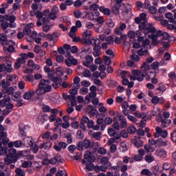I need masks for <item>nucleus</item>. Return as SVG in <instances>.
Wrapping results in <instances>:
<instances>
[{"mask_svg": "<svg viewBox=\"0 0 176 176\" xmlns=\"http://www.w3.org/2000/svg\"><path fill=\"white\" fill-rule=\"evenodd\" d=\"M52 91V86L50 85V80H41L40 82L36 89V94L37 96H43L46 93Z\"/></svg>", "mask_w": 176, "mask_h": 176, "instance_id": "nucleus-1", "label": "nucleus"}, {"mask_svg": "<svg viewBox=\"0 0 176 176\" xmlns=\"http://www.w3.org/2000/svg\"><path fill=\"white\" fill-rule=\"evenodd\" d=\"M90 44L94 46L93 54L94 57H100L101 56V41L98 38H92L90 40Z\"/></svg>", "mask_w": 176, "mask_h": 176, "instance_id": "nucleus-2", "label": "nucleus"}, {"mask_svg": "<svg viewBox=\"0 0 176 176\" xmlns=\"http://www.w3.org/2000/svg\"><path fill=\"white\" fill-rule=\"evenodd\" d=\"M139 30L144 31V34H155L156 28L153 23H141L139 25Z\"/></svg>", "mask_w": 176, "mask_h": 176, "instance_id": "nucleus-3", "label": "nucleus"}, {"mask_svg": "<svg viewBox=\"0 0 176 176\" xmlns=\"http://www.w3.org/2000/svg\"><path fill=\"white\" fill-rule=\"evenodd\" d=\"M132 75L133 76H131V80H138V82H142L145 76H146L145 71H142L138 69L133 70Z\"/></svg>", "mask_w": 176, "mask_h": 176, "instance_id": "nucleus-4", "label": "nucleus"}, {"mask_svg": "<svg viewBox=\"0 0 176 176\" xmlns=\"http://www.w3.org/2000/svg\"><path fill=\"white\" fill-rule=\"evenodd\" d=\"M78 151H83L86 149H91L93 148V144H91V141L88 139H85L82 141H80L77 144Z\"/></svg>", "mask_w": 176, "mask_h": 176, "instance_id": "nucleus-5", "label": "nucleus"}, {"mask_svg": "<svg viewBox=\"0 0 176 176\" xmlns=\"http://www.w3.org/2000/svg\"><path fill=\"white\" fill-rule=\"evenodd\" d=\"M151 45V41L149 39L146 38L144 41H142V45L140 50L138 51V56H148L149 52L148 51V47Z\"/></svg>", "mask_w": 176, "mask_h": 176, "instance_id": "nucleus-6", "label": "nucleus"}, {"mask_svg": "<svg viewBox=\"0 0 176 176\" xmlns=\"http://www.w3.org/2000/svg\"><path fill=\"white\" fill-rule=\"evenodd\" d=\"M35 16L38 19L36 22L37 27H41L43 24H48L50 21V18L43 17V12L41 11H37L34 12Z\"/></svg>", "mask_w": 176, "mask_h": 176, "instance_id": "nucleus-7", "label": "nucleus"}, {"mask_svg": "<svg viewBox=\"0 0 176 176\" xmlns=\"http://www.w3.org/2000/svg\"><path fill=\"white\" fill-rule=\"evenodd\" d=\"M10 140L8 138V133L5 132V129L0 124V148L3 145H8Z\"/></svg>", "mask_w": 176, "mask_h": 176, "instance_id": "nucleus-8", "label": "nucleus"}, {"mask_svg": "<svg viewBox=\"0 0 176 176\" xmlns=\"http://www.w3.org/2000/svg\"><path fill=\"white\" fill-rule=\"evenodd\" d=\"M155 138H159V137H162V138H166V137L168 135V132L167 131L162 129L160 126H157L155 128Z\"/></svg>", "mask_w": 176, "mask_h": 176, "instance_id": "nucleus-9", "label": "nucleus"}, {"mask_svg": "<svg viewBox=\"0 0 176 176\" xmlns=\"http://www.w3.org/2000/svg\"><path fill=\"white\" fill-rule=\"evenodd\" d=\"M116 115L120 121V129H126L127 127V119L126 117L119 113V111L116 112Z\"/></svg>", "mask_w": 176, "mask_h": 176, "instance_id": "nucleus-10", "label": "nucleus"}, {"mask_svg": "<svg viewBox=\"0 0 176 176\" xmlns=\"http://www.w3.org/2000/svg\"><path fill=\"white\" fill-rule=\"evenodd\" d=\"M131 141L133 145H134V146L136 148H142V146H144V141H142L141 137L136 136Z\"/></svg>", "mask_w": 176, "mask_h": 176, "instance_id": "nucleus-11", "label": "nucleus"}, {"mask_svg": "<svg viewBox=\"0 0 176 176\" xmlns=\"http://www.w3.org/2000/svg\"><path fill=\"white\" fill-rule=\"evenodd\" d=\"M18 159L19 158H17V157L9 155L8 154L4 157V163L6 164V166H9L10 164H12V163H16Z\"/></svg>", "mask_w": 176, "mask_h": 176, "instance_id": "nucleus-12", "label": "nucleus"}, {"mask_svg": "<svg viewBox=\"0 0 176 176\" xmlns=\"http://www.w3.org/2000/svg\"><path fill=\"white\" fill-rule=\"evenodd\" d=\"M59 12H60V9L58 8V6H54L51 8V12H50V19H51V20H56L58 17L57 14H58Z\"/></svg>", "mask_w": 176, "mask_h": 176, "instance_id": "nucleus-13", "label": "nucleus"}, {"mask_svg": "<svg viewBox=\"0 0 176 176\" xmlns=\"http://www.w3.org/2000/svg\"><path fill=\"white\" fill-rule=\"evenodd\" d=\"M36 91L34 89H30L28 91L25 92L23 95V100H26L27 101H30L32 100V97L35 96Z\"/></svg>", "mask_w": 176, "mask_h": 176, "instance_id": "nucleus-14", "label": "nucleus"}, {"mask_svg": "<svg viewBox=\"0 0 176 176\" xmlns=\"http://www.w3.org/2000/svg\"><path fill=\"white\" fill-rule=\"evenodd\" d=\"M88 135L91 137V138H94L97 141H100L101 140V135H102V133L99 132H94L93 130H90L88 132Z\"/></svg>", "mask_w": 176, "mask_h": 176, "instance_id": "nucleus-15", "label": "nucleus"}, {"mask_svg": "<svg viewBox=\"0 0 176 176\" xmlns=\"http://www.w3.org/2000/svg\"><path fill=\"white\" fill-rule=\"evenodd\" d=\"M12 41V40L8 39V35H6V33L0 34V43L2 46H6V45H8V43Z\"/></svg>", "mask_w": 176, "mask_h": 176, "instance_id": "nucleus-16", "label": "nucleus"}, {"mask_svg": "<svg viewBox=\"0 0 176 176\" xmlns=\"http://www.w3.org/2000/svg\"><path fill=\"white\" fill-rule=\"evenodd\" d=\"M84 159L88 162V163H93L96 162V157L91 153V151H86L84 155Z\"/></svg>", "mask_w": 176, "mask_h": 176, "instance_id": "nucleus-17", "label": "nucleus"}, {"mask_svg": "<svg viewBox=\"0 0 176 176\" xmlns=\"http://www.w3.org/2000/svg\"><path fill=\"white\" fill-rule=\"evenodd\" d=\"M16 45V43H14V41H10V43L6 45V46H8L7 47H3V50L4 52H8V53H14L15 50H14V46Z\"/></svg>", "mask_w": 176, "mask_h": 176, "instance_id": "nucleus-18", "label": "nucleus"}, {"mask_svg": "<svg viewBox=\"0 0 176 176\" xmlns=\"http://www.w3.org/2000/svg\"><path fill=\"white\" fill-rule=\"evenodd\" d=\"M53 146V143L50 141L44 142L39 145L40 149H43L44 151H50Z\"/></svg>", "mask_w": 176, "mask_h": 176, "instance_id": "nucleus-19", "label": "nucleus"}, {"mask_svg": "<svg viewBox=\"0 0 176 176\" xmlns=\"http://www.w3.org/2000/svg\"><path fill=\"white\" fill-rule=\"evenodd\" d=\"M31 28H34V23H28L23 30L24 35H31L32 34V30Z\"/></svg>", "mask_w": 176, "mask_h": 176, "instance_id": "nucleus-20", "label": "nucleus"}, {"mask_svg": "<svg viewBox=\"0 0 176 176\" xmlns=\"http://www.w3.org/2000/svg\"><path fill=\"white\" fill-rule=\"evenodd\" d=\"M64 135H65V138L67 139V144H72L74 138L72 137V133L71 132V130L66 129L65 131Z\"/></svg>", "mask_w": 176, "mask_h": 176, "instance_id": "nucleus-21", "label": "nucleus"}, {"mask_svg": "<svg viewBox=\"0 0 176 176\" xmlns=\"http://www.w3.org/2000/svg\"><path fill=\"white\" fill-rule=\"evenodd\" d=\"M94 60V59L93 58V56L88 55L85 57V61H84L82 64L85 65V67L90 68L91 64H93Z\"/></svg>", "mask_w": 176, "mask_h": 176, "instance_id": "nucleus-22", "label": "nucleus"}, {"mask_svg": "<svg viewBox=\"0 0 176 176\" xmlns=\"http://www.w3.org/2000/svg\"><path fill=\"white\" fill-rule=\"evenodd\" d=\"M173 12H174V16L170 12H168L165 14L166 19H168L170 23H175L176 21V10H174Z\"/></svg>", "mask_w": 176, "mask_h": 176, "instance_id": "nucleus-23", "label": "nucleus"}, {"mask_svg": "<svg viewBox=\"0 0 176 176\" xmlns=\"http://www.w3.org/2000/svg\"><path fill=\"white\" fill-rule=\"evenodd\" d=\"M34 140H32V138L31 137H25L22 140V144L24 145V146H30L31 145H33Z\"/></svg>", "mask_w": 176, "mask_h": 176, "instance_id": "nucleus-24", "label": "nucleus"}, {"mask_svg": "<svg viewBox=\"0 0 176 176\" xmlns=\"http://www.w3.org/2000/svg\"><path fill=\"white\" fill-rule=\"evenodd\" d=\"M152 104H154V105H156L157 104H164V98H159L157 96H155L151 99Z\"/></svg>", "mask_w": 176, "mask_h": 176, "instance_id": "nucleus-25", "label": "nucleus"}, {"mask_svg": "<svg viewBox=\"0 0 176 176\" xmlns=\"http://www.w3.org/2000/svg\"><path fill=\"white\" fill-rule=\"evenodd\" d=\"M155 155L158 157H162V159H164L166 156H167V151L164 150V148H158L155 151Z\"/></svg>", "mask_w": 176, "mask_h": 176, "instance_id": "nucleus-26", "label": "nucleus"}, {"mask_svg": "<svg viewBox=\"0 0 176 176\" xmlns=\"http://www.w3.org/2000/svg\"><path fill=\"white\" fill-rule=\"evenodd\" d=\"M23 145V142L20 140H16L15 142H10L8 144V148H21V146Z\"/></svg>", "mask_w": 176, "mask_h": 176, "instance_id": "nucleus-27", "label": "nucleus"}, {"mask_svg": "<svg viewBox=\"0 0 176 176\" xmlns=\"http://www.w3.org/2000/svg\"><path fill=\"white\" fill-rule=\"evenodd\" d=\"M126 24L124 23H121L120 25V27L116 28L115 30V34L116 35H122L123 34V31L124 30H126Z\"/></svg>", "mask_w": 176, "mask_h": 176, "instance_id": "nucleus-28", "label": "nucleus"}, {"mask_svg": "<svg viewBox=\"0 0 176 176\" xmlns=\"http://www.w3.org/2000/svg\"><path fill=\"white\" fill-rule=\"evenodd\" d=\"M117 166L120 167V171H121V173H126L127 170H129V166L124 164L122 161H119L117 163Z\"/></svg>", "mask_w": 176, "mask_h": 176, "instance_id": "nucleus-29", "label": "nucleus"}, {"mask_svg": "<svg viewBox=\"0 0 176 176\" xmlns=\"http://www.w3.org/2000/svg\"><path fill=\"white\" fill-rule=\"evenodd\" d=\"M86 123H87L88 129H92V130H95V131L100 130V126H98V125L94 126V122L93 120H90L88 118V122H87Z\"/></svg>", "mask_w": 176, "mask_h": 176, "instance_id": "nucleus-30", "label": "nucleus"}, {"mask_svg": "<svg viewBox=\"0 0 176 176\" xmlns=\"http://www.w3.org/2000/svg\"><path fill=\"white\" fill-rule=\"evenodd\" d=\"M87 122H89V118L85 116H82L80 124V129H81L82 130H86V129H87V126H86L85 123H87Z\"/></svg>", "mask_w": 176, "mask_h": 176, "instance_id": "nucleus-31", "label": "nucleus"}, {"mask_svg": "<svg viewBox=\"0 0 176 176\" xmlns=\"http://www.w3.org/2000/svg\"><path fill=\"white\" fill-rule=\"evenodd\" d=\"M111 173L114 176H120V167L117 166H113L111 168Z\"/></svg>", "mask_w": 176, "mask_h": 176, "instance_id": "nucleus-32", "label": "nucleus"}, {"mask_svg": "<svg viewBox=\"0 0 176 176\" xmlns=\"http://www.w3.org/2000/svg\"><path fill=\"white\" fill-rule=\"evenodd\" d=\"M171 123H173V120H171L170 119L164 118L161 122V127H162V129H166V127H168V126H170Z\"/></svg>", "mask_w": 176, "mask_h": 176, "instance_id": "nucleus-33", "label": "nucleus"}, {"mask_svg": "<svg viewBox=\"0 0 176 176\" xmlns=\"http://www.w3.org/2000/svg\"><path fill=\"white\" fill-rule=\"evenodd\" d=\"M122 5L118 4H114V6L111 8V10H110L113 14L118 15L120 13V7Z\"/></svg>", "mask_w": 176, "mask_h": 176, "instance_id": "nucleus-34", "label": "nucleus"}, {"mask_svg": "<svg viewBox=\"0 0 176 176\" xmlns=\"http://www.w3.org/2000/svg\"><path fill=\"white\" fill-rule=\"evenodd\" d=\"M27 58H28L27 54H21L20 57L16 59V61L21 64H25Z\"/></svg>", "mask_w": 176, "mask_h": 176, "instance_id": "nucleus-35", "label": "nucleus"}, {"mask_svg": "<svg viewBox=\"0 0 176 176\" xmlns=\"http://www.w3.org/2000/svg\"><path fill=\"white\" fill-rule=\"evenodd\" d=\"M166 90V85H160L159 87L155 89V93L158 96H160V95L163 94Z\"/></svg>", "mask_w": 176, "mask_h": 176, "instance_id": "nucleus-36", "label": "nucleus"}, {"mask_svg": "<svg viewBox=\"0 0 176 176\" xmlns=\"http://www.w3.org/2000/svg\"><path fill=\"white\" fill-rule=\"evenodd\" d=\"M140 174L141 175H146V176H153V174H154V175L157 176V173H152L151 170H149V169L148 168H144L140 172Z\"/></svg>", "mask_w": 176, "mask_h": 176, "instance_id": "nucleus-37", "label": "nucleus"}, {"mask_svg": "<svg viewBox=\"0 0 176 176\" xmlns=\"http://www.w3.org/2000/svg\"><path fill=\"white\" fill-rule=\"evenodd\" d=\"M99 10L105 16H111V10L109 8H105V6H100L99 8Z\"/></svg>", "mask_w": 176, "mask_h": 176, "instance_id": "nucleus-38", "label": "nucleus"}, {"mask_svg": "<svg viewBox=\"0 0 176 176\" xmlns=\"http://www.w3.org/2000/svg\"><path fill=\"white\" fill-rule=\"evenodd\" d=\"M11 99L10 97L4 98L3 99L0 100V107L1 108H5L8 102H10Z\"/></svg>", "mask_w": 176, "mask_h": 176, "instance_id": "nucleus-39", "label": "nucleus"}, {"mask_svg": "<svg viewBox=\"0 0 176 176\" xmlns=\"http://www.w3.org/2000/svg\"><path fill=\"white\" fill-rule=\"evenodd\" d=\"M135 32L129 31L127 34V36L130 38L129 42L131 43H134V42L137 41V38H134Z\"/></svg>", "mask_w": 176, "mask_h": 176, "instance_id": "nucleus-40", "label": "nucleus"}, {"mask_svg": "<svg viewBox=\"0 0 176 176\" xmlns=\"http://www.w3.org/2000/svg\"><path fill=\"white\" fill-rule=\"evenodd\" d=\"M8 155L10 156H16V159H19V157H20V155H19V153H17L16 148H13V147L10 148L8 150Z\"/></svg>", "mask_w": 176, "mask_h": 176, "instance_id": "nucleus-41", "label": "nucleus"}, {"mask_svg": "<svg viewBox=\"0 0 176 176\" xmlns=\"http://www.w3.org/2000/svg\"><path fill=\"white\" fill-rule=\"evenodd\" d=\"M48 78L50 79V80H52V82H58V78L56 77H54V70H51L50 72H48Z\"/></svg>", "mask_w": 176, "mask_h": 176, "instance_id": "nucleus-42", "label": "nucleus"}, {"mask_svg": "<svg viewBox=\"0 0 176 176\" xmlns=\"http://www.w3.org/2000/svg\"><path fill=\"white\" fill-rule=\"evenodd\" d=\"M20 98H21V92L19 91L14 93L12 96V101H17Z\"/></svg>", "mask_w": 176, "mask_h": 176, "instance_id": "nucleus-43", "label": "nucleus"}, {"mask_svg": "<svg viewBox=\"0 0 176 176\" xmlns=\"http://www.w3.org/2000/svg\"><path fill=\"white\" fill-rule=\"evenodd\" d=\"M144 151H146V153H152V152H155V147L149 144H145Z\"/></svg>", "mask_w": 176, "mask_h": 176, "instance_id": "nucleus-44", "label": "nucleus"}, {"mask_svg": "<svg viewBox=\"0 0 176 176\" xmlns=\"http://www.w3.org/2000/svg\"><path fill=\"white\" fill-rule=\"evenodd\" d=\"M141 68H142V71H145L146 75V73H148V71H149L151 69V65L149 64L144 62Z\"/></svg>", "mask_w": 176, "mask_h": 176, "instance_id": "nucleus-45", "label": "nucleus"}, {"mask_svg": "<svg viewBox=\"0 0 176 176\" xmlns=\"http://www.w3.org/2000/svg\"><path fill=\"white\" fill-rule=\"evenodd\" d=\"M15 176H25V171L20 168H18L15 170Z\"/></svg>", "mask_w": 176, "mask_h": 176, "instance_id": "nucleus-46", "label": "nucleus"}, {"mask_svg": "<svg viewBox=\"0 0 176 176\" xmlns=\"http://www.w3.org/2000/svg\"><path fill=\"white\" fill-rule=\"evenodd\" d=\"M144 160L146 163H152V162H155V156L151 155H146L144 157Z\"/></svg>", "mask_w": 176, "mask_h": 176, "instance_id": "nucleus-47", "label": "nucleus"}, {"mask_svg": "<svg viewBox=\"0 0 176 176\" xmlns=\"http://www.w3.org/2000/svg\"><path fill=\"white\" fill-rule=\"evenodd\" d=\"M94 169L96 173H100V171H107V170H108V168L102 165L100 166H96Z\"/></svg>", "mask_w": 176, "mask_h": 176, "instance_id": "nucleus-48", "label": "nucleus"}, {"mask_svg": "<svg viewBox=\"0 0 176 176\" xmlns=\"http://www.w3.org/2000/svg\"><path fill=\"white\" fill-rule=\"evenodd\" d=\"M57 38V34L54 33L53 34H48L46 36L47 41H49V42H52V41H54V38Z\"/></svg>", "mask_w": 176, "mask_h": 176, "instance_id": "nucleus-49", "label": "nucleus"}, {"mask_svg": "<svg viewBox=\"0 0 176 176\" xmlns=\"http://www.w3.org/2000/svg\"><path fill=\"white\" fill-rule=\"evenodd\" d=\"M4 146L2 147V146H1L0 148V153L1 155V156H3V155H6V153H8V146H6V144H3Z\"/></svg>", "mask_w": 176, "mask_h": 176, "instance_id": "nucleus-50", "label": "nucleus"}, {"mask_svg": "<svg viewBox=\"0 0 176 176\" xmlns=\"http://www.w3.org/2000/svg\"><path fill=\"white\" fill-rule=\"evenodd\" d=\"M166 145H167L166 142H163L162 139L157 140L156 146H158V148H160V146H166Z\"/></svg>", "mask_w": 176, "mask_h": 176, "instance_id": "nucleus-51", "label": "nucleus"}, {"mask_svg": "<svg viewBox=\"0 0 176 176\" xmlns=\"http://www.w3.org/2000/svg\"><path fill=\"white\" fill-rule=\"evenodd\" d=\"M5 20L10 21V23H14L16 21V16L5 15Z\"/></svg>", "mask_w": 176, "mask_h": 176, "instance_id": "nucleus-52", "label": "nucleus"}, {"mask_svg": "<svg viewBox=\"0 0 176 176\" xmlns=\"http://www.w3.org/2000/svg\"><path fill=\"white\" fill-rule=\"evenodd\" d=\"M43 17H45V19L49 18L50 21V20H52V19H50V9H46L43 12Z\"/></svg>", "mask_w": 176, "mask_h": 176, "instance_id": "nucleus-53", "label": "nucleus"}, {"mask_svg": "<svg viewBox=\"0 0 176 176\" xmlns=\"http://www.w3.org/2000/svg\"><path fill=\"white\" fill-rule=\"evenodd\" d=\"M30 148H32L33 153H36L39 151V146L35 142H33V145H31Z\"/></svg>", "mask_w": 176, "mask_h": 176, "instance_id": "nucleus-54", "label": "nucleus"}, {"mask_svg": "<svg viewBox=\"0 0 176 176\" xmlns=\"http://www.w3.org/2000/svg\"><path fill=\"white\" fill-rule=\"evenodd\" d=\"M50 135H52V133L50 131H47L42 134L41 137L42 138L43 140H50Z\"/></svg>", "mask_w": 176, "mask_h": 176, "instance_id": "nucleus-55", "label": "nucleus"}, {"mask_svg": "<svg viewBox=\"0 0 176 176\" xmlns=\"http://www.w3.org/2000/svg\"><path fill=\"white\" fill-rule=\"evenodd\" d=\"M141 19L142 23H148V19H146V13H144V12H142L140 14V16H139Z\"/></svg>", "mask_w": 176, "mask_h": 176, "instance_id": "nucleus-56", "label": "nucleus"}, {"mask_svg": "<svg viewBox=\"0 0 176 176\" xmlns=\"http://www.w3.org/2000/svg\"><path fill=\"white\" fill-rule=\"evenodd\" d=\"M91 36V31L87 30L82 33V36L84 39H89Z\"/></svg>", "mask_w": 176, "mask_h": 176, "instance_id": "nucleus-57", "label": "nucleus"}, {"mask_svg": "<svg viewBox=\"0 0 176 176\" xmlns=\"http://www.w3.org/2000/svg\"><path fill=\"white\" fill-rule=\"evenodd\" d=\"M69 101H71V105L72 107L76 106V97L74 96H69Z\"/></svg>", "mask_w": 176, "mask_h": 176, "instance_id": "nucleus-58", "label": "nucleus"}, {"mask_svg": "<svg viewBox=\"0 0 176 176\" xmlns=\"http://www.w3.org/2000/svg\"><path fill=\"white\" fill-rule=\"evenodd\" d=\"M70 95L69 97H76L78 96V90L75 89H71L69 91Z\"/></svg>", "mask_w": 176, "mask_h": 176, "instance_id": "nucleus-59", "label": "nucleus"}, {"mask_svg": "<svg viewBox=\"0 0 176 176\" xmlns=\"http://www.w3.org/2000/svg\"><path fill=\"white\" fill-rule=\"evenodd\" d=\"M23 79L25 80V82H34V76H23Z\"/></svg>", "mask_w": 176, "mask_h": 176, "instance_id": "nucleus-60", "label": "nucleus"}, {"mask_svg": "<svg viewBox=\"0 0 176 176\" xmlns=\"http://www.w3.org/2000/svg\"><path fill=\"white\" fill-rule=\"evenodd\" d=\"M94 21H97V23L100 24V25H102V24L105 23V21L104 20V17L102 16H98V18H95Z\"/></svg>", "mask_w": 176, "mask_h": 176, "instance_id": "nucleus-61", "label": "nucleus"}, {"mask_svg": "<svg viewBox=\"0 0 176 176\" xmlns=\"http://www.w3.org/2000/svg\"><path fill=\"white\" fill-rule=\"evenodd\" d=\"M127 131L129 134H134L135 133V131H137V128L134 126H131L128 128Z\"/></svg>", "mask_w": 176, "mask_h": 176, "instance_id": "nucleus-62", "label": "nucleus"}, {"mask_svg": "<svg viewBox=\"0 0 176 176\" xmlns=\"http://www.w3.org/2000/svg\"><path fill=\"white\" fill-rule=\"evenodd\" d=\"M15 102H16L17 108H20V107H23V105H24V100L21 99V98L15 100Z\"/></svg>", "mask_w": 176, "mask_h": 176, "instance_id": "nucleus-63", "label": "nucleus"}, {"mask_svg": "<svg viewBox=\"0 0 176 176\" xmlns=\"http://www.w3.org/2000/svg\"><path fill=\"white\" fill-rule=\"evenodd\" d=\"M104 64H105V65H111V60L109 56H104Z\"/></svg>", "mask_w": 176, "mask_h": 176, "instance_id": "nucleus-64", "label": "nucleus"}]
</instances>
